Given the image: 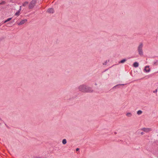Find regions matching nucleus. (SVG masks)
I'll return each instance as SVG.
<instances>
[{"label": "nucleus", "mask_w": 158, "mask_h": 158, "mask_svg": "<svg viewBox=\"0 0 158 158\" xmlns=\"http://www.w3.org/2000/svg\"><path fill=\"white\" fill-rule=\"evenodd\" d=\"M143 47V44L142 43H139L137 47V50L138 51V54L140 56H143V52L142 49Z\"/></svg>", "instance_id": "nucleus-2"}, {"label": "nucleus", "mask_w": 158, "mask_h": 158, "mask_svg": "<svg viewBox=\"0 0 158 158\" xmlns=\"http://www.w3.org/2000/svg\"><path fill=\"white\" fill-rule=\"evenodd\" d=\"M127 60L125 59H123L122 60H121L119 62V63H123L125 62H126Z\"/></svg>", "instance_id": "nucleus-10"}, {"label": "nucleus", "mask_w": 158, "mask_h": 158, "mask_svg": "<svg viewBox=\"0 0 158 158\" xmlns=\"http://www.w3.org/2000/svg\"><path fill=\"white\" fill-rule=\"evenodd\" d=\"M27 20L26 19H25L22 20L20 22L18 23V25H22L24 24L27 21Z\"/></svg>", "instance_id": "nucleus-5"}, {"label": "nucleus", "mask_w": 158, "mask_h": 158, "mask_svg": "<svg viewBox=\"0 0 158 158\" xmlns=\"http://www.w3.org/2000/svg\"><path fill=\"white\" fill-rule=\"evenodd\" d=\"M126 115L128 117H131L132 115V114L131 113H130V112L127 113L126 114Z\"/></svg>", "instance_id": "nucleus-12"}, {"label": "nucleus", "mask_w": 158, "mask_h": 158, "mask_svg": "<svg viewBox=\"0 0 158 158\" xmlns=\"http://www.w3.org/2000/svg\"><path fill=\"white\" fill-rule=\"evenodd\" d=\"M37 0H32L30 2L28 6V8L29 9H33L35 6L37 2Z\"/></svg>", "instance_id": "nucleus-3"}, {"label": "nucleus", "mask_w": 158, "mask_h": 158, "mask_svg": "<svg viewBox=\"0 0 158 158\" xmlns=\"http://www.w3.org/2000/svg\"><path fill=\"white\" fill-rule=\"evenodd\" d=\"M21 6H20V9H19V10L20 11V10H21Z\"/></svg>", "instance_id": "nucleus-21"}, {"label": "nucleus", "mask_w": 158, "mask_h": 158, "mask_svg": "<svg viewBox=\"0 0 158 158\" xmlns=\"http://www.w3.org/2000/svg\"><path fill=\"white\" fill-rule=\"evenodd\" d=\"M158 60H156V61L154 62V65H157L158 64Z\"/></svg>", "instance_id": "nucleus-17"}, {"label": "nucleus", "mask_w": 158, "mask_h": 158, "mask_svg": "<svg viewBox=\"0 0 158 158\" xmlns=\"http://www.w3.org/2000/svg\"><path fill=\"white\" fill-rule=\"evenodd\" d=\"M133 66L135 67H137L139 66V63L137 62H135L133 64Z\"/></svg>", "instance_id": "nucleus-9"}, {"label": "nucleus", "mask_w": 158, "mask_h": 158, "mask_svg": "<svg viewBox=\"0 0 158 158\" xmlns=\"http://www.w3.org/2000/svg\"><path fill=\"white\" fill-rule=\"evenodd\" d=\"M5 125H6V126L7 127H8V126L7 125H6V124H5Z\"/></svg>", "instance_id": "nucleus-24"}, {"label": "nucleus", "mask_w": 158, "mask_h": 158, "mask_svg": "<svg viewBox=\"0 0 158 158\" xmlns=\"http://www.w3.org/2000/svg\"><path fill=\"white\" fill-rule=\"evenodd\" d=\"M62 143L64 144H65L67 143V141L65 139H64L62 140Z\"/></svg>", "instance_id": "nucleus-13"}, {"label": "nucleus", "mask_w": 158, "mask_h": 158, "mask_svg": "<svg viewBox=\"0 0 158 158\" xmlns=\"http://www.w3.org/2000/svg\"><path fill=\"white\" fill-rule=\"evenodd\" d=\"M107 61L106 60L103 63V65H106L107 64Z\"/></svg>", "instance_id": "nucleus-18"}, {"label": "nucleus", "mask_w": 158, "mask_h": 158, "mask_svg": "<svg viewBox=\"0 0 158 158\" xmlns=\"http://www.w3.org/2000/svg\"><path fill=\"white\" fill-rule=\"evenodd\" d=\"M142 113V111L141 110H139L137 112V114L139 115L141 114Z\"/></svg>", "instance_id": "nucleus-15"}, {"label": "nucleus", "mask_w": 158, "mask_h": 158, "mask_svg": "<svg viewBox=\"0 0 158 158\" xmlns=\"http://www.w3.org/2000/svg\"><path fill=\"white\" fill-rule=\"evenodd\" d=\"M144 71L146 72H149L150 71V69L148 66H146L144 69Z\"/></svg>", "instance_id": "nucleus-6"}, {"label": "nucleus", "mask_w": 158, "mask_h": 158, "mask_svg": "<svg viewBox=\"0 0 158 158\" xmlns=\"http://www.w3.org/2000/svg\"><path fill=\"white\" fill-rule=\"evenodd\" d=\"M95 85H97V84L95 83Z\"/></svg>", "instance_id": "nucleus-26"}, {"label": "nucleus", "mask_w": 158, "mask_h": 158, "mask_svg": "<svg viewBox=\"0 0 158 158\" xmlns=\"http://www.w3.org/2000/svg\"><path fill=\"white\" fill-rule=\"evenodd\" d=\"M20 11L19 10L15 14V15H17V16H18L19 15V13H20Z\"/></svg>", "instance_id": "nucleus-16"}, {"label": "nucleus", "mask_w": 158, "mask_h": 158, "mask_svg": "<svg viewBox=\"0 0 158 158\" xmlns=\"http://www.w3.org/2000/svg\"><path fill=\"white\" fill-rule=\"evenodd\" d=\"M5 4V2L4 1H2L0 3V5L2 4Z\"/></svg>", "instance_id": "nucleus-19"}, {"label": "nucleus", "mask_w": 158, "mask_h": 158, "mask_svg": "<svg viewBox=\"0 0 158 158\" xmlns=\"http://www.w3.org/2000/svg\"><path fill=\"white\" fill-rule=\"evenodd\" d=\"M125 84H118L117 85L114 87H113V89H115L116 88H119V86L120 85H124Z\"/></svg>", "instance_id": "nucleus-8"}, {"label": "nucleus", "mask_w": 158, "mask_h": 158, "mask_svg": "<svg viewBox=\"0 0 158 158\" xmlns=\"http://www.w3.org/2000/svg\"><path fill=\"white\" fill-rule=\"evenodd\" d=\"M157 89H156L155 90H154V91H153V92L154 93H157Z\"/></svg>", "instance_id": "nucleus-20"}, {"label": "nucleus", "mask_w": 158, "mask_h": 158, "mask_svg": "<svg viewBox=\"0 0 158 158\" xmlns=\"http://www.w3.org/2000/svg\"><path fill=\"white\" fill-rule=\"evenodd\" d=\"M114 134H117L116 132H114Z\"/></svg>", "instance_id": "nucleus-25"}, {"label": "nucleus", "mask_w": 158, "mask_h": 158, "mask_svg": "<svg viewBox=\"0 0 158 158\" xmlns=\"http://www.w3.org/2000/svg\"><path fill=\"white\" fill-rule=\"evenodd\" d=\"M11 19H12L11 18H8L7 20H6L5 21H4V23H6L7 22L10 21V20H11Z\"/></svg>", "instance_id": "nucleus-14"}, {"label": "nucleus", "mask_w": 158, "mask_h": 158, "mask_svg": "<svg viewBox=\"0 0 158 158\" xmlns=\"http://www.w3.org/2000/svg\"><path fill=\"white\" fill-rule=\"evenodd\" d=\"M141 130L146 132H148L152 131L151 128H143L141 129Z\"/></svg>", "instance_id": "nucleus-4"}, {"label": "nucleus", "mask_w": 158, "mask_h": 158, "mask_svg": "<svg viewBox=\"0 0 158 158\" xmlns=\"http://www.w3.org/2000/svg\"><path fill=\"white\" fill-rule=\"evenodd\" d=\"M48 12L50 13H53L54 11V10L52 8H49L48 10Z\"/></svg>", "instance_id": "nucleus-7"}, {"label": "nucleus", "mask_w": 158, "mask_h": 158, "mask_svg": "<svg viewBox=\"0 0 158 158\" xmlns=\"http://www.w3.org/2000/svg\"><path fill=\"white\" fill-rule=\"evenodd\" d=\"M0 120H1V118H0Z\"/></svg>", "instance_id": "nucleus-27"}, {"label": "nucleus", "mask_w": 158, "mask_h": 158, "mask_svg": "<svg viewBox=\"0 0 158 158\" xmlns=\"http://www.w3.org/2000/svg\"><path fill=\"white\" fill-rule=\"evenodd\" d=\"M144 134V133L143 132H141V134L142 135H143Z\"/></svg>", "instance_id": "nucleus-23"}, {"label": "nucleus", "mask_w": 158, "mask_h": 158, "mask_svg": "<svg viewBox=\"0 0 158 158\" xmlns=\"http://www.w3.org/2000/svg\"><path fill=\"white\" fill-rule=\"evenodd\" d=\"M28 4V2L27 1H26L25 2H24L22 5V6H27V4Z\"/></svg>", "instance_id": "nucleus-11"}, {"label": "nucleus", "mask_w": 158, "mask_h": 158, "mask_svg": "<svg viewBox=\"0 0 158 158\" xmlns=\"http://www.w3.org/2000/svg\"><path fill=\"white\" fill-rule=\"evenodd\" d=\"M79 91L83 92L91 93L93 91L92 88L85 84L80 85L78 88Z\"/></svg>", "instance_id": "nucleus-1"}, {"label": "nucleus", "mask_w": 158, "mask_h": 158, "mask_svg": "<svg viewBox=\"0 0 158 158\" xmlns=\"http://www.w3.org/2000/svg\"><path fill=\"white\" fill-rule=\"evenodd\" d=\"M79 148H77L76 149V151H78L79 150Z\"/></svg>", "instance_id": "nucleus-22"}]
</instances>
